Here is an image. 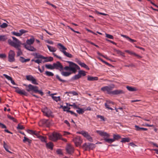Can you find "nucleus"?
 Returning a JSON list of instances; mask_svg holds the SVG:
<instances>
[{"instance_id":"22","label":"nucleus","mask_w":158,"mask_h":158,"mask_svg":"<svg viewBox=\"0 0 158 158\" xmlns=\"http://www.w3.org/2000/svg\"><path fill=\"white\" fill-rule=\"evenodd\" d=\"M121 36L126 38L127 40H129L132 43L136 42V40L131 39L127 35H121Z\"/></svg>"},{"instance_id":"1","label":"nucleus","mask_w":158,"mask_h":158,"mask_svg":"<svg viewBox=\"0 0 158 158\" xmlns=\"http://www.w3.org/2000/svg\"><path fill=\"white\" fill-rule=\"evenodd\" d=\"M68 62L69 63V66H66L63 68V69L66 70H70L74 73L77 72V69H79L80 67L75 63L70 61H68Z\"/></svg>"},{"instance_id":"8","label":"nucleus","mask_w":158,"mask_h":158,"mask_svg":"<svg viewBox=\"0 0 158 158\" xmlns=\"http://www.w3.org/2000/svg\"><path fill=\"white\" fill-rule=\"evenodd\" d=\"M15 52L12 50H10L8 53V61L10 62H14L15 61Z\"/></svg>"},{"instance_id":"29","label":"nucleus","mask_w":158,"mask_h":158,"mask_svg":"<svg viewBox=\"0 0 158 158\" xmlns=\"http://www.w3.org/2000/svg\"><path fill=\"white\" fill-rule=\"evenodd\" d=\"M20 60L22 63H24L29 61L30 60V59H25L23 57L21 56L20 57Z\"/></svg>"},{"instance_id":"13","label":"nucleus","mask_w":158,"mask_h":158,"mask_svg":"<svg viewBox=\"0 0 158 158\" xmlns=\"http://www.w3.org/2000/svg\"><path fill=\"white\" fill-rule=\"evenodd\" d=\"M66 150L67 153L69 154L73 153L74 151V148L70 145H68L66 148Z\"/></svg>"},{"instance_id":"62","label":"nucleus","mask_w":158,"mask_h":158,"mask_svg":"<svg viewBox=\"0 0 158 158\" xmlns=\"http://www.w3.org/2000/svg\"><path fill=\"white\" fill-rule=\"evenodd\" d=\"M68 112H70L72 114H73L76 117H77L78 115L75 113L73 111L69 110Z\"/></svg>"},{"instance_id":"14","label":"nucleus","mask_w":158,"mask_h":158,"mask_svg":"<svg viewBox=\"0 0 158 158\" xmlns=\"http://www.w3.org/2000/svg\"><path fill=\"white\" fill-rule=\"evenodd\" d=\"M23 45H24V48L26 49L29 51L32 52H35L36 51V49L31 45L23 44Z\"/></svg>"},{"instance_id":"15","label":"nucleus","mask_w":158,"mask_h":158,"mask_svg":"<svg viewBox=\"0 0 158 158\" xmlns=\"http://www.w3.org/2000/svg\"><path fill=\"white\" fill-rule=\"evenodd\" d=\"M27 131L28 133L31 135H35L37 138L40 135V131H37L31 130H28Z\"/></svg>"},{"instance_id":"48","label":"nucleus","mask_w":158,"mask_h":158,"mask_svg":"<svg viewBox=\"0 0 158 158\" xmlns=\"http://www.w3.org/2000/svg\"><path fill=\"white\" fill-rule=\"evenodd\" d=\"M23 141L24 142H25L26 141L28 143H30L31 141V140L28 139V138L26 137H24V139L23 140Z\"/></svg>"},{"instance_id":"12","label":"nucleus","mask_w":158,"mask_h":158,"mask_svg":"<svg viewBox=\"0 0 158 158\" xmlns=\"http://www.w3.org/2000/svg\"><path fill=\"white\" fill-rule=\"evenodd\" d=\"M42 111L45 115L48 117H50L52 116V112L47 108H45L43 109Z\"/></svg>"},{"instance_id":"64","label":"nucleus","mask_w":158,"mask_h":158,"mask_svg":"<svg viewBox=\"0 0 158 158\" xmlns=\"http://www.w3.org/2000/svg\"><path fill=\"white\" fill-rule=\"evenodd\" d=\"M4 76L5 77L9 80H10L12 79V78L11 77H10L9 76H8L7 75L4 74Z\"/></svg>"},{"instance_id":"56","label":"nucleus","mask_w":158,"mask_h":158,"mask_svg":"<svg viewBox=\"0 0 158 158\" xmlns=\"http://www.w3.org/2000/svg\"><path fill=\"white\" fill-rule=\"evenodd\" d=\"M114 103L113 102H112L110 101V100H107L106 101V106H108L107 104H112V105H114Z\"/></svg>"},{"instance_id":"43","label":"nucleus","mask_w":158,"mask_h":158,"mask_svg":"<svg viewBox=\"0 0 158 158\" xmlns=\"http://www.w3.org/2000/svg\"><path fill=\"white\" fill-rule=\"evenodd\" d=\"M3 143V147L6 150L10 153H11V152L9 151L8 148V145L6 144L4 141Z\"/></svg>"},{"instance_id":"4","label":"nucleus","mask_w":158,"mask_h":158,"mask_svg":"<svg viewBox=\"0 0 158 158\" xmlns=\"http://www.w3.org/2000/svg\"><path fill=\"white\" fill-rule=\"evenodd\" d=\"M48 136L49 139L52 141H56L59 139L63 140V139H61V135L55 132H53L52 134H49Z\"/></svg>"},{"instance_id":"33","label":"nucleus","mask_w":158,"mask_h":158,"mask_svg":"<svg viewBox=\"0 0 158 158\" xmlns=\"http://www.w3.org/2000/svg\"><path fill=\"white\" fill-rule=\"evenodd\" d=\"M113 139L114 140V141L115 140H118L121 138V136L119 135L114 134L113 136Z\"/></svg>"},{"instance_id":"20","label":"nucleus","mask_w":158,"mask_h":158,"mask_svg":"<svg viewBox=\"0 0 158 158\" xmlns=\"http://www.w3.org/2000/svg\"><path fill=\"white\" fill-rule=\"evenodd\" d=\"M89 143H85L82 146V148L85 151L89 150Z\"/></svg>"},{"instance_id":"51","label":"nucleus","mask_w":158,"mask_h":158,"mask_svg":"<svg viewBox=\"0 0 158 158\" xmlns=\"http://www.w3.org/2000/svg\"><path fill=\"white\" fill-rule=\"evenodd\" d=\"M105 35L106 37L107 38L111 39H114V38L113 35L106 33Z\"/></svg>"},{"instance_id":"38","label":"nucleus","mask_w":158,"mask_h":158,"mask_svg":"<svg viewBox=\"0 0 158 158\" xmlns=\"http://www.w3.org/2000/svg\"><path fill=\"white\" fill-rule=\"evenodd\" d=\"M63 53L64 55L66 56L67 57L69 58H72V55L71 54L68 52H67L65 51L63 52Z\"/></svg>"},{"instance_id":"59","label":"nucleus","mask_w":158,"mask_h":158,"mask_svg":"<svg viewBox=\"0 0 158 158\" xmlns=\"http://www.w3.org/2000/svg\"><path fill=\"white\" fill-rule=\"evenodd\" d=\"M107 105H108V106H106V103H105V107H106V108H107V109H108L110 110H113V109L112 108H111V107H109L110 106V104H107Z\"/></svg>"},{"instance_id":"39","label":"nucleus","mask_w":158,"mask_h":158,"mask_svg":"<svg viewBox=\"0 0 158 158\" xmlns=\"http://www.w3.org/2000/svg\"><path fill=\"white\" fill-rule=\"evenodd\" d=\"M12 38L14 40L15 43V44H18L19 45V46H20V45L21 44V43L15 37H12Z\"/></svg>"},{"instance_id":"54","label":"nucleus","mask_w":158,"mask_h":158,"mask_svg":"<svg viewBox=\"0 0 158 158\" xmlns=\"http://www.w3.org/2000/svg\"><path fill=\"white\" fill-rule=\"evenodd\" d=\"M115 51L117 52V53L118 54H119L121 56H123L124 54V53L122 52H121L119 50H116V49H115Z\"/></svg>"},{"instance_id":"18","label":"nucleus","mask_w":158,"mask_h":158,"mask_svg":"<svg viewBox=\"0 0 158 158\" xmlns=\"http://www.w3.org/2000/svg\"><path fill=\"white\" fill-rule=\"evenodd\" d=\"M124 93V92L121 90H116L114 91H112V94L118 95Z\"/></svg>"},{"instance_id":"27","label":"nucleus","mask_w":158,"mask_h":158,"mask_svg":"<svg viewBox=\"0 0 158 158\" xmlns=\"http://www.w3.org/2000/svg\"><path fill=\"white\" fill-rule=\"evenodd\" d=\"M135 130L137 131H146L147 130V129L143 128V127H139L137 125H135Z\"/></svg>"},{"instance_id":"10","label":"nucleus","mask_w":158,"mask_h":158,"mask_svg":"<svg viewBox=\"0 0 158 158\" xmlns=\"http://www.w3.org/2000/svg\"><path fill=\"white\" fill-rule=\"evenodd\" d=\"M54 69H57L61 71L63 69V67L61 63L57 61L56 63L53 64Z\"/></svg>"},{"instance_id":"46","label":"nucleus","mask_w":158,"mask_h":158,"mask_svg":"<svg viewBox=\"0 0 158 158\" xmlns=\"http://www.w3.org/2000/svg\"><path fill=\"white\" fill-rule=\"evenodd\" d=\"M45 74L48 76H53L54 75V74L53 73L48 71L46 72Z\"/></svg>"},{"instance_id":"49","label":"nucleus","mask_w":158,"mask_h":158,"mask_svg":"<svg viewBox=\"0 0 158 158\" xmlns=\"http://www.w3.org/2000/svg\"><path fill=\"white\" fill-rule=\"evenodd\" d=\"M7 39L5 35H0V41H4Z\"/></svg>"},{"instance_id":"7","label":"nucleus","mask_w":158,"mask_h":158,"mask_svg":"<svg viewBox=\"0 0 158 158\" xmlns=\"http://www.w3.org/2000/svg\"><path fill=\"white\" fill-rule=\"evenodd\" d=\"M77 133L82 135L84 137H85L86 139L89 141L92 142L93 139L91 136L88 134L87 132L84 131H82L80 132H78Z\"/></svg>"},{"instance_id":"57","label":"nucleus","mask_w":158,"mask_h":158,"mask_svg":"<svg viewBox=\"0 0 158 158\" xmlns=\"http://www.w3.org/2000/svg\"><path fill=\"white\" fill-rule=\"evenodd\" d=\"M20 34H21V36L22 35L23 33H25L27 32V31H26L24 29H21L19 31Z\"/></svg>"},{"instance_id":"60","label":"nucleus","mask_w":158,"mask_h":158,"mask_svg":"<svg viewBox=\"0 0 158 158\" xmlns=\"http://www.w3.org/2000/svg\"><path fill=\"white\" fill-rule=\"evenodd\" d=\"M97 116L98 118H100L101 120L103 121H105L104 118L103 116L100 115H98Z\"/></svg>"},{"instance_id":"50","label":"nucleus","mask_w":158,"mask_h":158,"mask_svg":"<svg viewBox=\"0 0 158 158\" xmlns=\"http://www.w3.org/2000/svg\"><path fill=\"white\" fill-rule=\"evenodd\" d=\"M31 61H34L35 63H37L38 64L41 63L42 62V60H39V59H37V60H31Z\"/></svg>"},{"instance_id":"2","label":"nucleus","mask_w":158,"mask_h":158,"mask_svg":"<svg viewBox=\"0 0 158 158\" xmlns=\"http://www.w3.org/2000/svg\"><path fill=\"white\" fill-rule=\"evenodd\" d=\"M23 85L26 86V90L28 92L33 91L35 93H38L41 96H43L44 94L43 92L38 90V87L37 86H34L31 84H29L28 85L24 84Z\"/></svg>"},{"instance_id":"16","label":"nucleus","mask_w":158,"mask_h":158,"mask_svg":"<svg viewBox=\"0 0 158 158\" xmlns=\"http://www.w3.org/2000/svg\"><path fill=\"white\" fill-rule=\"evenodd\" d=\"M57 47L60 50V51L63 53L65 50L67 49V48L64 47L63 45L60 43L57 44Z\"/></svg>"},{"instance_id":"42","label":"nucleus","mask_w":158,"mask_h":158,"mask_svg":"<svg viewBox=\"0 0 158 158\" xmlns=\"http://www.w3.org/2000/svg\"><path fill=\"white\" fill-rule=\"evenodd\" d=\"M61 108L63 109V110L64 111H67V112L69 111V110L70 109V108H68L67 106H61Z\"/></svg>"},{"instance_id":"52","label":"nucleus","mask_w":158,"mask_h":158,"mask_svg":"<svg viewBox=\"0 0 158 158\" xmlns=\"http://www.w3.org/2000/svg\"><path fill=\"white\" fill-rule=\"evenodd\" d=\"M89 150H92L95 147V144L93 143H89Z\"/></svg>"},{"instance_id":"36","label":"nucleus","mask_w":158,"mask_h":158,"mask_svg":"<svg viewBox=\"0 0 158 158\" xmlns=\"http://www.w3.org/2000/svg\"><path fill=\"white\" fill-rule=\"evenodd\" d=\"M39 138L41 141L43 142H46V138L44 136H42L41 135H40L39 136H38V138Z\"/></svg>"},{"instance_id":"35","label":"nucleus","mask_w":158,"mask_h":158,"mask_svg":"<svg viewBox=\"0 0 158 158\" xmlns=\"http://www.w3.org/2000/svg\"><path fill=\"white\" fill-rule=\"evenodd\" d=\"M130 141V139L128 138H125L122 139L121 142L122 143L128 142Z\"/></svg>"},{"instance_id":"17","label":"nucleus","mask_w":158,"mask_h":158,"mask_svg":"<svg viewBox=\"0 0 158 158\" xmlns=\"http://www.w3.org/2000/svg\"><path fill=\"white\" fill-rule=\"evenodd\" d=\"M35 41V39L33 37H32L29 39H27L26 41V43L23 44H27L31 45Z\"/></svg>"},{"instance_id":"41","label":"nucleus","mask_w":158,"mask_h":158,"mask_svg":"<svg viewBox=\"0 0 158 158\" xmlns=\"http://www.w3.org/2000/svg\"><path fill=\"white\" fill-rule=\"evenodd\" d=\"M35 57L37 58H40L43 59H44V58H45L44 56L37 53H36Z\"/></svg>"},{"instance_id":"19","label":"nucleus","mask_w":158,"mask_h":158,"mask_svg":"<svg viewBox=\"0 0 158 158\" xmlns=\"http://www.w3.org/2000/svg\"><path fill=\"white\" fill-rule=\"evenodd\" d=\"M8 44L11 46H13L15 48H17L19 46L18 44H15V42H13L11 40L9 39L8 40Z\"/></svg>"},{"instance_id":"25","label":"nucleus","mask_w":158,"mask_h":158,"mask_svg":"<svg viewBox=\"0 0 158 158\" xmlns=\"http://www.w3.org/2000/svg\"><path fill=\"white\" fill-rule=\"evenodd\" d=\"M53 146L54 145L53 143L51 142L46 143V147L48 148L51 149V150L53 149Z\"/></svg>"},{"instance_id":"26","label":"nucleus","mask_w":158,"mask_h":158,"mask_svg":"<svg viewBox=\"0 0 158 158\" xmlns=\"http://www.w3.org/2000/svg\"><path fill=\"white\" fill-rule=\"evenodd\" d=\"M87 80L89 81H97L98 80V78L97 77H93L89 75L87 77Z\"/></svg>"},{"instance_id":"55","label":"nucleus","mask_w":158,"mask_h":158,"mask_svg":"<svg viewBox=\"0 0 158 158\" xmlns=\"http://www.w3.org/2000/svg\"><path fill=\"white\" fill-rule=\"evenodd\" d=\"M56 77L60 81L62 82H65V81L61 79L58 75H56Z\"/></svg>"},{"instance_id":"5","label":"nucleus","mask_w":158,"mask_h":158,"mask_svg":"<svg viewBox=\"0 0 158 158\" xmlns=\"http://www.w3.org/2000/svg\"><path fill=\"white\" fill-rule=\"evenodd\" d=\"M114 87V85H111L109 86H106L102 87L101 90L104 92H106L109 94H111L112 90Z\"/></svg>"},{"instance_id":"31","label":"nucleus","mask_w":158,"mask_h":158,"mask_svg":"<svg viewBox=\"0 0 158 158\" xmlns=\"http://www.w3.org/2000/svg\"><path fill=\"white\" fill-rule=\"evenodd\" d=\"M81 77V76L80 74L78 73V74L75 75L73 76L72 78V79L73 80H76L78 79Z\"/></svg>"},{"instance_id":"53","label":"nucleus","mask_w":158,"mask_h":158,"mask_svg":"<svg viewBox=\"0 0 158 158\" xmlns=\"http://www.w3.org/2000/svg\"><path fill=\"white\" fill-rule=\"evenodd\" d=\"M17 129H18L23 130L24 128V127L22 125L19 124L17 127Z\"/></svg>"},{"instance_id":"34","label":"nucleus","mask_w":158,"mask_h":158,"mask_svg":"<svg viewBox=\"0 0 158 158\" xmlns=\"http://www.w3.org/2000/svg\"><path fill=\"white\" fill-rule=\"evenodd\" d=\"M20 46H18L17 48H17L18 50L17 53V56H19L21 55H22V52L20 48H19Z\"/></svg>"},{"instance_id":"37","label":"nucleus","mask_w":158,"mask_h":158,"mask_svg":"<svg viewBox=\"0 0 158 158\" xmlns=\"http://www.w3.org/2000/svg\"><path fill=\"white\" fill-rule=\"evenodd\" d=\"M126 88L128 90L130 91H136V88H134L132 87L127 86L126 87Z\"/></svg>"},{"instance_id":"32","label":"nucleus","mask_w":158,"mask_h":158,"mask_svg":"<svg viewBox=\"0 0 158 158\" xmlns=\"http://www.w3.org/2000/svg\"><path fill=\"white\" fill-rule=\"evenodd\" d=\"M61 74L63 76L67 77L69 76L71 74V73L69 72H62Z\"/></svg>"},{"instance_id":"21","label":"nucleus","mask_w":158,"mask_h":158,"mask_svg":"<svg viewBox=\"0 0 158 158\" xmlns=\"http://www.w3.org/2000/svg\"><path fill=\"white\" fill-rule=\"evenodd\" d=\"M42 123L43 124L45 125L47 127H49L51 124V123L48 119H43L42 120Z\"/></svg>"},{"instance_id":"9","label":"nucleus","mask_w":158,"mask_h":158,"mask_svg":"<svg viewBox=\"0 0 158 158\" xmlns=\"http://www.w3.org/2000/svg\"><path fill=\"white\" fill-rule=\"evenodd\" d=\"M26 78L27 80L28 81H31V83L33 84L36 85H38L37 80L34 78L31 75L26 76Z\"/></svg>"},{"instance_id":"11","label":"nucleus","mask_w":158,"mask_h":158,"mask_svg":"<svg viewBox=\"0 0 158 158\" xmlns=\"http://www.w3.org/2000/svg\"><path fill=\"white\" fill-rule=\"evenodd\" d=\"M15 91L19 94L26 96L27 95V93L24 90H21L18 87H14Z\"/></svg>"},{"instance_id":"3","label":"nucleus","mask_w":158,"mask_h":158,"mask_svg":"<svg viewBox=\"0 0 158 158\" xmlns=\"http://www.w3.org/2000/svg\"><path fill=\"white\" fill-rule=\"evenodd\" d=\"M96 132L100 135L104 137V140L105 142L111 143L114 142V140L113 139L108 138L110 137V135L106 132L101 131H97Z\"/></svg>"},{"instance_id":"23","label":"nucleus","mask_w":158,"mask_h":158,"mask_svg":"<svg viewBox=\"0 0 158 158\" xmlns=\"http://www.w3.org/2000/svg\"><path fill=\"white\" fill-rule=\"evenodd\" d=\"M45 58H44V59L45 60L43 61V63L52 61L53 60V58L51 56H49L47 57H45Z\"/></svg>"},{"instance_id":"58","label":"nucleus","mask_w":158,"mask_h":158,"mask_svg":"<svg viewBox=\"0 0 158 158\" xmlns=\"http://www.w3.org/2000/svg\"><path fill=\"white\" fill-rule=\"evenodd\" d=\"M8 26L7 24L6 23H3L1 26L0 27L2 28H5Z\"/></svg>"},{"instance_id":"44","label":"nucleus","mask_w":158,"mask_h":158,"mask_svg":"<svg viewBox=\"0 0 158 158\" xmlns=\"http://www.w3.org/2000/svg\"><path fill=\"white\" fill-rule=\"evenodd\" d=\"M78 73L79 74H80V75H81V77L82 76H85L86 75L85 72L83 70L79 71L78 72Z\"/></svg>"},{"instance_id":"47","label":"nucleus","mask_w":158,"mask_h":158,"mask_svg":"<svg viewBox=\"0 0 158 158\" xmlns=\"http://www.w3.org/2000/svg\"><path fill=\"white\" fill-rule=\"evenodd\" d=\"M52 99L55 101L56 102H58L59 101H60V97H56V96H52Z\"/></svg>"},{"instance_id":"40","label":"nucleus","mask_w":158,"mask_h":158,"mask_svg":"<svg viewBox=\"0 0 158 158\" xmlns=\"http://www.w3.org/2000/svg\"><path fill=\"white\" fill-rule=\"evenodd\" d=\"M45 66L47 69H48L52 70L54 69L53 64H52V65L50 64H46L45 65Z\"/></svg>"},{"instance_id":"28","label":"nucleus","mask_w":158,"mask_h":158,"mask_svg":"<svg viewBox=\"0 0 158 158\" xmlns=\"http://www.w3.org/2000/svg\"><path fill=\"white\" fill-rule=\"evenodd\" d=\"M47 46L49 50L51 52H54L57 50V49L55 47L51 46L48 45H47Z\"/></svg>"},{"instance_id":"30","label":"nucleus","mask_w":158,"mask_h":158,"mask_svg":"<svg viewBox=\"0 0 158 158\" xmlns=\"http://www.w3.org/2000/svg\"><path fill=\"white\" fill-rule=\"evenodd\" d=\"M77 109H78L77 110V112L79 114H83L85 111L84 109L80 108L78 107Z\"/></svg>"},{"instance_id":"45","label":"nucleus","mask_w":158,"mask_h":158,"mask_svg":"<svg viewBox=\"0 0 158 158\" xmlns=\"http://www.w3.org/2000/svg\"><path fill=\"white\" fill-rule=\"evenodd\" d=\"M7 116L8 118H9L13 122H17V120L16 119H15L13 117H12L10 115L8 114L7 115Z\"/></svg>"},{"instance_id":"6","label":"nucleus","mask_w":158,"mask_h":158,"mask_svg":"<svg viewBox=\"0 0 158 158\" xmlns=\"http://www.w3.org/2000/svg\"><path fill=\"white\" fill-rule=\"evenodd\" d=\"M73 141L77 147L81 145L83 141L82 139L79 136H77L74 138L73 139Z\"/></svg>"},{"instance_id":"24","label":"nucleus","mask_w":158,"mask_h":158,"mask_svg":"<svg viewBox=\"0 0 158 158\" xmlns=\"http://www.w3.org/2000/svg\"><path fill=\"white\" fill-rule=\"evenodd\" d=\"M78 63L81 67H84L87 70H89V68L88 66L87 65L84 63L81 62L80 61H79L78 62Z\"/></svg>"},{"instance_id":"63","label":"nucleus","mask_w":158,"mask_h":158,"mask_svg":"<svg viewBox=\"0 0 158 158\" xmlns=\"http://www.w3.org/2000/svg\"><path fill=\"white\" fill-rule=\"evenodd\" d=\"M13 34L16 36H21V34H20L19 32H13Z\"/></svg>"},{"instance_id":"61","label":"nucleus","mask_w":158,"mask_h":158,"mask_svg":"<svg viewBox=\"0 0 158 158\" xmlns=\"http://www.w3.org/2000/svg\"><path fill=\"white\" fill-rule=\"evenodd\" d=\"M69 106H73L74 108H77V106L75 103H73L72 105L69 104Z\"/></svg>"}]
</instances>
